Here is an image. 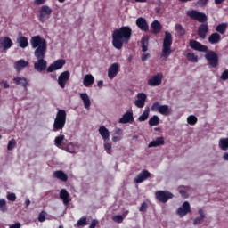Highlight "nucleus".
Here are the masks:
<instances>
[{
    "mask_svg": "<svg viewBox=\"0 0 228 228\" xmlns=\"http://www.w3.org/2000/svg\"><path fill=\"white\" fill-rule=\"evenodd\" d=\"M34 51V56L37 61L34 62V69L37 72L47 70V61H45V53H47V41L40 36H35L30 40Z\"/></svg>",
    "mask_w": 228,
    "mask_h": 228,
    "instance_id": "f257e3e1",
    "label": "nucleus"
},
{
    "mask_svg": "<svg viewBox=\"0 0 228 228\" xmlns=\"http://www.w3.org/2000/svg\"><path fill=\"white\" fill-rule=\"evenodd\" d=\"M133 35V29L129 26H123L119 28H116L112 32V45L118 51H120L124 47V44H129L131 37Z\"/></svg>",
    "mask_w": 228,
    "mask_h": 228,
    "instance_id": "f03ea898",
    "label": "nucleus"
},
{
    "mask_svg": "<svg viewBox=\"0 0 228 228\" xmlns=\"http://www.w3.org/2000/svg\"><path fill=\"white\" fill-rule=\"evenodd\" d=\"M189 45L193 51L205 53V59L208 61L210 67L214 69L218 67V53H216L215 51L210 50L206 45H202L200 42L193 39L189 42Z\"/></svg>",
    "mask_w": 228,
    "mask_h": 228,
    "instance_id": "7ed1b4c3",
    "label": "nucleus"
},
{
    "mask_svg": "<svg viewBox=\"0 0 228 228\" xmlns=\"http://www.w3.org/2000/svg\"><path fill=\"white\" fill-rule=\"evenodd\" d=\"M172 34L168 31L165 32V37L162 45V54L161 57L166 60L172 54Z\"/></svg>",
    "mask_w": 228,
    "mask_h": 228,
    "instance_id": "20e7f679",
    "label": "nucleus"
},
{
    "mask_svg": "<svg viewBox=\"0 0 228 228\" xmlns=\"http://www.w3.org/2000/svg\"><path fill=\"white\" fill-rule=\"evenodd\" d=\"M66 123H67V112L64 110H59L53 122V131L54 133H57V131H61L63 127H65Z\"/></svg>",
    "mask_w": 228,
    "mask_h": 228,
    "instance_id": "39448f33",
    "label": "nucleus"
},
{
    "mask_svg": "<svg viewBox=\"0 0 228 228\" xmlns=\"http://www.w3.org/2000/svg\"><path fill=\"white\" fill-rule=\"evenodd\" d=\"M187 16L192 20H198V22H208V16L204 12H200L197 10H190L187 12Z\"/></svg>",
    "mask_w": 228,
    "mask_h": 228,
    "instance_id": "423d86ee",
    "label": "nucleus"
},
{
    "mask_svg": "<svg viewBox=\"0 0 228 228\" xmlns=\"http://www.w3.org/2000/svg\"><path fill=\"white\" fill-rule=\"evenodd\" d=\"M53 9L49 5H43L39 8V21L44 24L45 20L51 19Z\"/></svg>",
    "mask_w": 228,
    "mask_h": 228,
    "instance_id": "0eeeda50",
    "label": "nucleus"
},
{
    "mask_svg": "<svg viewBox=\"0 0 228 228\" xmlns=\"http://www.w3.org/2000/svg\"><path fill=\"white\" fill-rule=\"evenodd\" d=\"M155 197L157 200H159V202H162V204H166V202H168L170 199H174V194L167 191H157L155 193Z\"/></svg>",
    "mask_w": 228,
    "mask_h": 228,
    "instance_id": "6e6552de",
    "label": "nucleus"
},
{
    "mask_svg": "<svg viewBox=\"0 0 228 228\" xmlns=\"http://www.w3.org/2000/svg\"><path fill=\"white\" fill-rule=\"evenodd\" d=\"M65 63H67V61L64 59H58L53 63L50 64L46 69V72L52 73L54 72V70H60V69H63Z\"/></svg>",
    "mask_w": 228,
    "mask_h": 228,
    "instance_id": "1a4fd4ad",
    "label": "nucleus"
},
{
    "mask_svg": "<svg viewBox=\"0 0 228 228\" xmlns=\"http://www.w3.org/2000/svg\"><path fill=\"white\" fill-rule=\"evenodd\" d=\"M208 33H209V25L208 23H202L198 27V36L201 40H206Z\"/></svg>",
    "mask_w": 228,
    "mask_h": 228,
    "instance_id": "9d476101",
    "label": "nucleus"
},
{
    "mask_svg": "<svg viewBox=\"0 0 228 228\" xmlns=\"http://www.w3.org/2000/svg\"><path fill=\"white\" fill-rule=\"evenodd\" d=\"M162 81H163V73H158L157 75L153 76L152 78H150L148 80L147 85L149 86H159Z\"/></svg>",
    "mask_w": 228,
    "mask_h": 228,
    "instance_id": "9b49d317",
    "label": "nucleus"
},
{
    "mask_svg": "<svg viewBox=\"0 0 228 228\" xmlns=\"http://www.w3.org/2000/svg\"><path fill=\"white\" fill-rule=\"evenodd\" d=\"M70 79V72L69 71H63L60 74L58 77V84L61 88H65V86L67 85V81Z\"/></svg>",
    "mask_w": 228,
    "mask_h": 228,
    "instance_id": "f8f14e48",
    "label": "nucleus"
},
{
    "mask_svg": "<svg viewBox=\"0 0 228 228\" xmlns=\"http://www.w3.org/2000/svg\"><path fill=\"white\" fill-rule=\"evenodd\" d=\"M120 71V65L118 63H113L108 69V77L110 79H114L117 77V74Z\"/></svg>",
    "mask_w": 228,
    "mask_h": 228,
    "instance_id": "ddd939ff",
    "label": "nucleus"
},
{
    "mask_svg": "<svg viewBox=\"0 0 228 228\" xmlns=\"http://www.w3.org/2000/svg\"><path fill=\"white\" fill-rule=\"evenodd\" d=\"M135 24L141 31H144V33H147L149 31V23H147V20L143 17L137 18Z\"/></svg>",
    "mask_w": 228,
    "mask_h": 228,
    "instance_id": "4468645a",
    "label": "nucleus"
},
{
    "mask_svg": "<svg viewBox=\"0 0 228 228\" xmlns=\"http://www.w3.org/2000/svg\"><path fill=\"white\" fill-rule=\"evenodd\" d=\"M190 211H191V208L190 207V202L184 201L183 206L178 208V209L176 210V213L179 216L183 217V216H186V214L190 213Z\"/></svg>",
    "mask_w": 228,
    "mask_h": 228,
    "instance_id": "2eb2a0df",
    "label": "nucleus"
},
{
    "mask_svg": "<svg viewBox=\"0 0 228 228\" xmlns=\"http://www.w3.org/2000/svg\"><path fill=\"white\" fill-rule=\"evenodd\" d=\"M151 177V173L147 169H143L138 176H136L134 181L136 184H140V183H143V181H147Z\"/></svg>",
    "mask_w": 228,
    "mask_h": 228,
    "instance_id": "dca6fc26",
    "label": "nucleus"
},
{
    "mask_svg": "<svg viewBox=\"0 0 228 228\" xmlns=\"http://www.w3.org/2000/svg\"><path fill=\"white\" fill-rule=\"evenodd\" d=\"M13 45V42L8 37H4L0 38V47L4 49V51H8Z\"/></svg>",
    "mask_w": 228,
    "mask_h": 228,
    "instance_id": "f3484780",
    "label": "nucleus"
},
{
    "mask_svg": "<svg viewBox=\"0 0 228 228\" xmlns=\"http://www.w3.org/2000/svg\"><path fill=\"white\" fill-rule=\"evenodd\" d=\"M119 124H131L134 122V118L133 117V112H126L121 118L118 120Z\"/></svg>",
    "mask_w": 228,
    "mask_h": 228,
    "instance_id": "a211bd4d",
    "label": "nucleus"
},
{
    "mask_svg": "<svg viewBox=\"0 0 228 228\" xmlns=\"http://www.w3.org/2000/svg\"><path fill=\"white\" fill-rule=\"evenodd\" d=\"M60 199L63 201L64 206H69L70 202V194L69 191H66V189H61L60 191Z\"/></svg>",
    "mask_w": 228,
    "mask_h": 228,
    "instance_id": "6ab92c4d",
    "label": "nucleus"
},
{
    "mask_svg": "<svg viewBox=\"0 0 228 228\" xmlns=\"http://www.w3.org/2000/svg\"><path fill=\"white\" fill-rule=\"evenodd\" d=\"M99 134L102 136L103 142H110V130L106 126H102L98 129Z\"/></svg>",
    "mask_w": 228,
    "mask_h": 228,
    "instance_id": "aec40b11",
    "label": "nucleus"
},
{
    "mask_svg": "<svg viewBox=\"0 0 228 228\" xmlns=\"http://www.w3.org/2000/svg\"><path fill=\"white\" fill-rule=\"evenodd\" d=\"M29 66V62L26 61L24 59H20L14 63V69L17 72H20L22 69H26V67Z\"/></svg>",
    "mask_w": 228,
    "mask_h": 228,
    "instance_id": "412c9836",
    "label": "nucleus"
},
{
    "mask_svg": "<svg viewBox=\"0 0 228 228\" xmlns=\"http://www.w3.org/2000/svg\"><path fill=\"white\" fill-rule=\"evenodd\" d=\"M54 179H59V181H62L63 183H67L69 181V175L65 174L62 170H57L53 173Z\"/></svg>",
    "mask_w": 228,
    "mask_h": 228,
    "instance_id": "4be33fe9",
    "label": "nucleus"
},
{
    "mask_svg": "<svg viewBox=\"0 0 228 228\" xmlns=\"http://www.w3.org/2000/svg\"><path fill=\"white\" fill-rule=\"evenodd\" d=\"M95 83V78L91 74H87L84 77L83 85L86 88H90Z\"/></svg>",
    "mask_w": 228,
    "mask_h": 228,
    "instance_id": "5701e85b",
    "label": "nucleus"
},
{
    "mask_svg": "<svg viewBox=\"0 0 228 228\" xmlns=\"http://www.w3.org/2000/svg\"><path fill=\"white\" fill-rule=\"evenodd\" d=\"M222 40V36L218 34V32H214L208 37V42L212 45H215L216 44H219V42Z\"/></svg>",
    "mask_w": 228,
    "mask_h": 228,
    "instance_id": "b1692460",
    "label": "nucleus"
},
{
    "mask_svg": "<svg viewBox=\"0 0 228 228\" xmlns=\"http://www.w3.org/2000/svg\"><path fill=\"white\" fill-rule=\"evenodd\" d=\"M17 42L21 49H26V47L29 45V41H28V37L22 36V33H20Z\"/></svg>",
    "mask_w": 228,
    "mask_h": 228,
    "instance_id": "393cba45",
    "label": "nucleus"
},
{
    "mask_svg": "<svg viewBox=\"0 0 228 228\" xmlns=\"http://www.w3.org/2000/svg\"><path fill=\"white\" fill-rule=\"evenodd\" d=\"M13 82L20 86H23V88H28V86H29V82L24 77H16L13 78Z\"/></svg>",
    "mask_w": 228,
    "mask_h": 228,
    "instance_id": "a878e982",
    "label": "nucleus"
},
{
    "mask_svg": "<svg viewBox=\"0 0 228 228\" xmlns=\"http://www.w3.org/2000/svg\"><path fill=\"white\" fill-rule=\"evenodd\" d=\"M151 29L153 35H159V33H161V29H163V27H161V23L159 20H154L151 23Z\"/></svg>",
    "mask_w": 228,
    "mask_h": 228,
    "instance_id": "bb28decb",
    "label": "nucleus"
},
{
    "mask_svg": "<svg viewBox=\"0 0 228 228\" xmlns=\"http://www.w3.org/2000/svg\"><path fill=\"white\" fill-rule=\"evenodd\" d=\"M80 98L83 101L84 106L86 110H89L90 106H92V102H90V97H88V94L81 93Z\"/></svg>",
    "mask_w": 228,
    "mask_h": 228,
    "instance_id": "cd10ccee",
    "label": "nucleus"
},
{
    "mask_svg": "<svg viewBox=\"0 0 228 228\" xmlns=\"http://www.w3.org/2000/svg\"><path fill=\"white\" fill-rule=\"evenodd\" d=\"M160 145H165V138L163 137H158L155 141H151L148 147L151 149L152 147H160Z\"/></svg>",
    "mask_w": 228,
    "mask_h": 228,
    "instance_id": "c85d7f7f",
    "label": "nucleus"
},
{
    "mask_svg": "<svg viewBox=\"0 0 228 228\" xmlns=\"http://www.w3.org/2000/svg\"><path fill=\"white\" fill-rule=\"evenodd\" d=\"M198 213L200 216L194 219L193 225H199V224H202V222H204V219L206 218V214H204V210L202 208H200L198 210Z\"/></svg>",
    "mask_w": 228,
    "mask_h": 228,
    "instance_id": "c756f323",
    "label": "nucleus"
},
{
    "mask_svg": "<svg viewBox=\"0 0 228 228\" xmlns=\"http://www.w3.org/2000/svg\"><path fill=\"white\" fill-rule=\"evenodd\" d=\"M141 47H142V53H147V51H149V36L146 35L144 36L142 40H141Z\"/></svg>",
    "mask_w": 228,
    "mask_h": 228,
    "instance_id": "7c9ffc66",
    "label": "nucleus"
},
{
    "mask_svg": "<svg viewBox=\"0 0 228 228\" xmlns=\"http://www.w3.org/2000/svg\"><path fill=\"white\" fill-rule=\"evenodd\" d=\"M159 113H160V115H164V117H168V115L172 113V110H170L168 105H160Z\"/></svg>",
    "mask_w": 228,
    "mask_h": 228,
    "instance_id": "2f4dec72",
    "label": "nucleus"
},
{
    "mask_svg": "<svg viewBox=\"0 0 228 228\" xmlns=\"http://www.w3.org/2000/svg\"><path fill=\"white\" fill-rule=\"evenodd\" d=\"M227 23H219L216 27V31H217V33H220V35H224L225 32L227 31Z\"/></svg>",
    "mask_w": 228,
    "mask_h": 228,
    "instance_id": "473e14b6",
    "label": "nucleus"
},
{
    "mask_svg": "<svg viewBox=\"0 0 228 228\" xmlns=\"http://www.w3.org/2000/svg\"><path fill=\"white\" fill-rule=\"evenodd\" d=\"M186 60L191 61V63H197L199 61V56H197L194 53H187L185 55Z\"/></svg>",
    "mask_w": 228,
    "mask_h": 228,
    "instance_id": "72a5a7b5",
    "label": "nucleus"
},
{
    "mask_svg": "<svg viewBox=\"0 0 228 228\" xmlns=\"http://www.w3.org/2000/svg\"><path fill=\"white\" fill-rule=\"evenodd\" d=\"M219 149L221 151H228V138H221L219 140Z\"/></svg>",
    "mask_w": 228,
    "mask_h": 228,
    "instance_id": "f704fd0d",
    "label": "nucleus"
},
{
    "mask_svg": "<svg viewBox=\"0 0 228 228\" xmlns=\"http://www.w3.org/2000/svg\"><path fill=\"white\" fill-rule=\"evenodd\" d=\"M149 113H151V110L147 107L143 113L138 118L139 122H145L149 118Z\"/></svg>",
    "mask_w": 228,
    "mask_h": 228,
    "instance_id": "c9c22d12",
    "label": "nucleus"
},
{
    "mask_svg": "<svg viewBox=\"0 0 228 228\" xmlns=\"http://www.w3.org/2000/svg\"><path fill=\"white\" fill-rule=\"evenodd\" d=\"M149 126H158L159 124V117H158L157 115L152 116L148 122Z\"/></svg>",
    "mask_w": 228,
    "mask_h": 228,
    "instance_id": "e433bc0d",
    "label": "nucleus"
},
{
    "mask_svg": "<svg viewBox=\"0 0 228 228\" xmlns=\"http://www.w3.org/2000/svg\"><path fill=\"white\" fill-rule=\"evenodd\" d=\"M64 140H65V135L63 134H60L59 136L55 137L54 143L56 147H58L59 149H61V143L63 142Z\"/></svg>",
    "mask_w": 228,
    "mask_h": 228,
    "instance_id": "4c0bfd02",
    "label": "nucleus"
},
{
    "mask_svg": "<svg viewBox=\"0 0 228 228\" xmlns=\"http://www.w3.org/2000/svg\"><path fill=\"white\" fill-rule=\"evenodd\" d=\"M0 211L2 213L8 211V205H6V200L4 199H0Z\"/></svg>",
    "mask_w": 228,
    "mask_h": 228,
    "instance_id": "58836bf2",
    "label": "nucleus"
},
{
    "mask_svg": "<svg viewBox=\"0 0 228 228\" xmlns=\"http://www.w3.org/2000/svg\"><path fill=\"white\" fill-rule=\"evenodd\" d=\"M175 29L176 32L179 33L180 37H184V35H186V30L184 29V28H183V25L181 24H176Z\"/></svg>",
    "mask_w": 228,
    "mask_h": 228,
    "instance_id": "ea45409f",
    "label": "nucleus"
},
{
    "mask_svg": "<svg viewBox=\"0 0 228 228\" xmlns=\"http://www.w3.org/2000/svg\"><path fill=\"white\" fill-rule=\"evenodd\" d=\"M161 108V103L159 102H155L151 107V110L154 111V112H159V110Z\"/></svg>",
    "mask_w": 228,
    "mask_h": 228,
    "instance_id": "a19ab883",
    "label": "nucleus"
},
{
    "mask_svg": "<svg viewBox=\"0 0 228 228\" xmlns=\"http://www.w3.org/2000/svg\"><path fill=\"white\" fill-rule=\"evenodd\" d=\"M85 225H88V222L86 221V217H82L77 222V227H85Z\"/></svg>",
    "mask_w": 228,
    "mask_h": 228,
    "instance_id": "79ce46f5",
    "label": "nucleus"
},
{
    "mask_svg": "<svg viewBox=\"0 0 228 228\" xmlns=\"http://www.w3.org/2000/svg\"><path fill=\"white\" fill-rule=\"evenodd\" d=\"M187 122L190 126H195L197 124V117L191 115L187 118Z\"/></svg>",
    "mask_w": 228,
    "mask_h": 228,
    "instance_id": "37998d69",
    "label": "nucleus"
},
{
    "mask_svg": "<svg viewBox=\"0 0 228 228\" xmlns=\"http://www.w3.org/2000/svg\"><path fill=\"white\" fill-rule=\"evenodd\" d=\"M17 147V141L15 139H12L9 141L8 145H7V150L8 151H13V148Z\"/></svg>",
    "mask_w": 228,
    "mask_h": 228,
    "instance_id": "c03bdc74",
    "label": "nucleus"
},
{
    "mask_svg": "<svg viewBox=\"0 0 228 228\" xmlns=\"http://www.w3.org/2000/svg\"><path fill=\"white\" fill-rule=\"evenodd\" d=\"M112 220L117 222V224H122V222H124V217L121 215H116L112 217Z\"/></svg>",
    "mask_w": 228,
    "mask_h": 228,
    "instance_id": "a18cd8bd",
    "label": "nucleus"
},
{
    "mask_svg": "<svg viewBox=\"0 0 228 228\" xmlns=\"http://www.w3.org/2000/svg\"><path fill=\"white\" fill-rule=\"evenodd\" d=\"M103 147L105 151H107V154H111V143L108 142H104Z\"/></svg>",
    "mask_w": 228,
    "mask_h": 228,
    "instance_id": "49530a36",
    "label": "nucleus"
},
{
    "mask_svg": "<svg viewBox=\"0 0 228 228\" xmlns=\"http://www.w3.org/2000/svg\"><path fill=\"white\" fill-rule=\"evenodd\" d=\"M7 200H9L11 202H15L17 200V195H15L13 192L8 193Z\"/></svg>",
    "mask_w": 228,
    "mask_h": 228,
    "instance_id": "de8ad7c7",
    "label": "nucleus"
},
{
    "mask_svg": "<svg viewBox=\"0 0 228 228\" xmlns=\"http://www.w3.org/2000/svg\"><path fill=\"white\" fill-rule=\"evenodd\" d=\"M47 213H45V211H42L39 215H38V222H45V216H46Z\"/></svg>",
    "mask_w": 228,
    "mask_h": 228,
    "instance_id": "09e8293b",
    "label": "nucleus"
},
{
    "mask_svg": "<svg viewBox=\"0 0 228 228\" xmlns=\"http://www.w3.org/2000/svg\"><path fill=\"white\" fill-rule=\"evenodd\" d=\"M137 98L138 101H142L143 102H145V101H147V94H145L144 93H139L137 94Z\"/></svg>",
    "mask_w": 228,
    "mask_h": 228,
    "instance_id": "8fccbe9b",
    "label": "nucleus"
},
{
    "mask_svg": "<svg viewBox=\"0 0 228 228\" xmlns=\"http://www.w3.org/2000/svg\"><path fill=\"white\" fill-rule=\"evenodd\" d=\"M147 208H149V205L146 202H142L141 204L139 211H141L142 213H145V212H147Z\"/></svg>",
    "mask_w": 228,
    "mask_h": 228,
    "instance_id": "3c124183",
    "label": "nucleus"
},
{
    "mask_svg": "<svg viewBox=\"0 0 228 228\" xmlns=\"http://www.w3.org/2000/svg\"><path fill=\"white\" fill-rule=\"evenodd\" d=\"M134 104L137 108H143V106H145V102L142 101V100H136L134 102Z\"/></svg>",
    "mask_w": 228,
    "mask_h": 228,
    "instance_id": "603ef678",
    "label": "nucleus"
},
{
    "mask_svg": "<svg viewBox=\"0 0 228 228\" xmlns=\"http://www.w3.org/2000/svg\"><path fill=\"white\" fill-rule=\"evenodd\" d=\"M222 81H227L228 79V69H225L221 75Z\"/></svg>",
    "mask_w": 228,
    "mask_h": 228,
    "instance_id": "864d4df0",
    "label": "nucleus"
},
{
    "mask_svg": "<svg viewBox=\"0 0 228 228\" xmlns=\"http://www.w3.org/2000/svg\"><path fill=\"white\" fill-rule=\"evenodd\" d=\"M98 224H99V221L97 219H93L89 225V228H95L97 227Z\"/></svg>",
    "mask_w": 228,
    "mask_h": 228,
    "instance_id": "5fc2aeb1",
    "label": "nucleus"
},
{
    "mask_svg": "<svg viewBox=\"0 0 228 228\" xmlns=\"http://www.w3.org/2000/svg\"><path fill=\"white\" fill-rule=\"evenodd\" d=\"M209 0H198L197 1V4L199 5V6H206L207 4H208V2Z\"/></svg>",
    "mask_w": 228,
    "mask_h": 228,
    "instance_id": "6e6d98bb",
    "label": "nucleus"
},
{
    "mask_svg": "<svg viewBox=\"0 0 228 228\" xmlns=\"http://www.w3.org/2000/svg\"><path fill=\"white\" fill-rule=\"evenodd\" d=\"M150 57H151L150 53H142L141 56V60L142 61H147V60H149Z\"/></svg>",
    "mask_w": 228,
    "mask_h": 228,
    "instance_id": "4d7b16f0",
    "label": "nucleus"
},
{
    "mask_svg": "<svg viewBox=\"0 0 228 228\" xmlns=\"http://www.w3.org/2000/svg\"><path fill=\"white\" fill-rule=\"evenodd\" d=\"M46 1L47 0H34V4H36L37 6H40L42 4H45Z\"/></svg>",
    "mask_w": 228,
    "mask_h": 228,
    "instance_id": "13d9d810",
    "label": "nucleus"
},
{
    "mask_svg": "<svg viewBox=\"0 0 228 228\" xmlns=\"http://www.w3.org/2000/svg\"><path fill=\"white\" fill-rule=\"evenodd\" d=\"M123 133H124V131L121 128H116L114 130V134H118V136H122Z\"/></svg>",
    "mask_w": 228,
    "mask_h": 228,
    "instance_id": "bf43d9fd",
    "label": "nucleus"
},
{
    "mask_svg": "<svg viewBox=\"0 0 228 228\" xmlns=\"http://www.w3.org/2000/svg\"><path fill=\"white\" fill-rule=\"evenodd\" d=\"M121 140H122V137H120V136H116V135L112 136V142L114 143H117V142H120Z\"/></svg>",
    "mask_w": 228,
    "mask_h": 228,
    "instance_id": "052dcab7",
    "label": "nucleus"
},
{
    "mask_svg": "<svg viewBox=\"0 0 228 228\" xmlns=\"http://www.w3.org/2000/svg\"><path fill=\"white\" fill-rule=\"evenodd\" d=\"M1 85L4 86V88H10V84H8V82L6 80H3L1 82Z\"/></svg>",
    "mask_w": 228,
    "mask_h": 228,
    "instance_id": "680f3d73",
    "label": "nucleus"
},
{
    "mask_svg": "<svg viewBox=\"0 0 228 228\" xmlns=\"http://www.w3.org/2000/svg\"><path fill=\"white\" fill-rule=\"evenodd\" d=\"M9 228H20V223H15L12 224Z\"/></svg>",
    "mask_w": 228,
    "mask_h": 228,
    "instance_id": "e2e57ef3",
    "label": "nucleus"
},
{
    "mask_svg": "<svg viewBox=\"0 0 228 228\" xmlns=\"http://www.w3.org/2000/svg\"><path fill=\"white\" fill-rule=\"evenodd\" d=\"M30 204H31V200H29V199H27V200H25V206H26V208H29Z\"/></svg>",
    "mask_w": 228,
    "mask_h": 228,
    "instance_id": "0e129e2a",
    "label": "nucleus"
},
{
    "mask_svg": "<svg viewBox=\"0 0 228 228\" xmlns=\"http://www.w3.org/2000/svg\"><path fill=\"white\" fill-rule=\"evenodd\" d=\"M223 159L224 161H228V152H224V155H223Z\"/></svg>",
    "mask_w": 228,
    "mask_h": 228,
    "instance_id": "69168bd1",
    "label": "nucleus"
},
{
    "mask_svg": "<svg viewBox=\"0 0 228 228\" xmlns=\"http://www.w3.org/2000/svg\"><path fill=\"white\" fill-rule=\"evenodd\" d=\"M102 85H104V81H102V80L98 81V83H97L98 88H102Z\"/></svg>",
    "mask_w": 228,
    "mask_h": 228,
    "instance_id": "338daca9",
    "label": "nucleus"
},
{
    "mask_svg": "<svg viewBox=\"0 0 228 228\" xmlns=\"http://www.w3.org/2000/svg\"><path fill=\"white\" fill-rule=\"evenodd\" d=\"M225 0H215L216 4H222Z\"/></svg>",
    "mask_w": 228,
    "mask_h": 228,
    "instance_id": "774afa93",
    "label": "nucleus"
}]
</instances>
